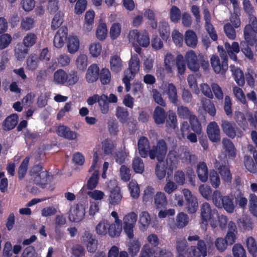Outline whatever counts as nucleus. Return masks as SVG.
Returning <instances> with one entry per match:
<instances>
[{"mask_svg":"<svg viewBox=\"0 0 257 257\" xmlns=\"http://www.w3.org/2000/svg\"><path fill=\"white\" fill-rule=\"evenodd\" d=\"M102 85H106L110 83L111 80V73L108 68L101 69L99 74V78Z\"/></svg>","mask_w":257,"mask_h":257,"instance_id":"49","label":"nucleus"},{"mask_svg":"<svg viewBox=\"0 0 257 257\" xmlns=\"http://www.w3.org/2000/svg\"><path fill=\"white\" fill-rule=\"evenodd\" d=\"M67 35L68 29L66 27L62 26L60 28L54 38L53 43L54 46L57 48H62L67 38Z\"/></svg>","mask_w":257,"mask_h":257,"instance_id":"14","label":"nucleus"},{"mask_svg":"<svg viewBox=\"0 0 257 257\" xmlns=\"http://www.w3.org/2000/svg\"><path fill=\"white\" fill-rule=\"evenodd\" d=\"M30 48L23 43H18L16 45L14 51L16 58L19 60H23L29 53Z\"/></svg>","mask_w":257,"mask_h":257,"instance_id":"26","label":"nucleus"},{"mask_svg":"<svg viewBox=\"0 0 257 257\" xmlns=\"http://www.w3.org/2000/svg\"><path fill=\"white\" fill-rule=\"evenodd\" d=\"M234 119L240 127L243 130H245L247 128L248 123L243 113L240 111H235Z\"/></svg>","mask_w":257,"mask_h":257,"instance_id":"55","label":"nucleus"},{"mask_svg":"<svg viewBox=\"0 0 257 257\" xmlns=\"http://www.w3.org/2000/svg\"><path fill=\"white\" fill-rule=\"evenodd\" d=\"M185 60L188 69L191 71L197 72L199 70L200 63L194 51H188L185 55Z\"/></svg>","mask_w":257,"mask_h":257,"instance_id":"10","label":"nucleus"},{"mask_svg":"<svg viewBox=\"0 0 257 257\" xmlns=\"http://www.w3.org/2000/svg\"><path fill=\"white\" fill-rule=\"evenodd\" d=\"M18 115L16 113H13L7 116L2 124L3 130L9 131L14 129L18 123Z\"/></svg>","mask_w":257,"mask_h":257,"instance_id":"18","label":"nucleus"},{"mask_svg":"<svg viewBox=\"0 0 257 257\" xmlns=\"http://www.w3.org/2000/svg\"><path fill=\"white\" fill-rule=\"evenodd\" d=\"M50 176L47 171L40 172L39 174L35 175L34 181L35 183L39 185L42 188H45L49 183Z\"/></svg>","mask_w":257,"mask_h":257,"instance_id":"23","label":"nucleus"},{"mask_svg":"<svg viewBox=\"0 0 257 257\" xmlns=\"http://www.w3.org/2000/svg\"><path fill=\"white\" fill-rule=\"evenodd\" d=\"M201 102L204 110L207 112L211 116H214L216 113V109L214 104L209 99L203 97Z\"/></svg>","mask_w":257,"mask_h":257,"instance_id":"36","label":"nucleus"},{"mask_svg":"<svg viewBox=\"0 0 257 257\" xmlns=\"http://www.w3.org/2000/svg\"><path fill=\"white\" fill-rule=\"evenodd\" d=\"M248 210L254 216L257 217V196L251 193L248 198Z\"/></svg>","mask_w":257,"mask_h":257,"instance_id":"41","label":"nucleus"},{"mask_svg":"<svg viewBox=\"0 0 257 257\" xmlns=\"http://www.w3.org/2000/svg\"><path fill=\"white\" fill-rule=\"evenodd\" d=\"M126 246L128 252L131 257H135L140 250L141 244L139 238H134L130 239Z\"/></svg>","mask_w":257,"mask_h":257,"instance_id":"19","label":"nucleus"},{"mask_svg":"<svg viewBox=\"0 0 257 257\" xmlns=\"http://www.w3.org/2000/svg\"><path fill=\"white\" fill-rule=\"evenodd\" d=\"M159 32L163 40L167 41L170 36V26L167 22H161L159 24Z\"/></svg>","mask_w":257,"mask_h":257,"instance_id":"43","label":"nucleus"},{"mask_svg":"<svg viewBox=\"0 0 257 257\" xmlns=\"http://www.w3.org/2000/svg\"><path fill=\"white\" fill-rule=\"evenodd\" d=\"M109 221L103 220L99 222L96 225L95 229L96 233L100 235H105L108 233Z\"/></svg>","mask_w":257,"mask_h":257,"instance_id":"54","label":"nucleus"},{"mask_svg":"<svg viewBox=\"0 0 257 257\" xmlns=\"http://www.w3.org/2000/svg\"><path fill=\"white\" fill-rule=\"evenodd\" d=\"M186 44L190 47L195 48L197 44L198 40L195 33L192 30H187L185 34Z\"/></svg>","mask_w":257,"mask_h":257,"instance_id":"30","label":"nucleus"},{"mask_svg":"<svg viewBox=\"0 0 257 257\" xmlns=\"http://www.w3.org/2000/svg\"><path fill=\"white\" fill-rule=\"evenodd\" d=\"M244 166L246 169L251 173L256 172V167L252 158L249 156H245L244 158Z\"/></svg>","mask_w":257,"mask_h":257,"instance_id":"60","label":"nucleus"},{"mask_svg":"<svg viewBox=\"0 0 257 257\" xmlns=\"http://www.w3.org/2000/svg\"><path fill=\"white\" fill-rule=\"evenodd\" d=\"M98 103L101 113L107 114L109 111L108 96L104 94L99 96Z\"/></svg>","mask_w":257,"mask_h":257,"instance_id":"48","label":"nucleus"},{"mask_svg":"<svg viewBox=\"0 0 257 257\" xmlns=\"http://www.w3.org/2000/svg\"><path fill=\"white\" fill-rule=\"evenodd\" d=\"M67 45L68 52L71 54L75 53L79 48V39L76 36H69Z\"/></svg>","mask_w":257,"mask_h":257,"instance_id":"33","label":"nucleus"},{"mask_svg":"<svg viewBox=\"0 0 257 257\" xmlns=\"http://www.w3.org/2000/svg\"><path fill=\"white\" fill-rule=\"evenodd\" d=\"M237 224L241 231H249L252 228L251 219L247 216H243L237 220Z\"/></svg>","mask_w":257,"mask_h":257,"instance_id":"29","label":"nucleus"},{"mask_svg":"<svg viewBox=\"0 0 257 257\" xmlns=\"http://www.w3.org/2000/svg\"><path fill=\"white\" fill-rule=\"evenodd\" d=\"M139 257H156L155 251L150 245L145 244L142 248Z\"/></svg>","mask_w":257,"mask_h":257,"instance_id":"63","label":"nucleus"},{"mask_svg":"<svg viewBox=\"0 0 257 257\" xmlns=\"http://www.w3.org/2000/svg\"><path fill=\"white\" fill-rule=\"evenodd\" d=\"M116 116L122 123H125L128 120L129 113L126 108L117 106L116 110Z\"/></svg>","mask_w":257,"mask_h":257,"instance_id":"42","label":"nucleus"},{"mask_svg":"<svg viewBox=\"0 0 257 257\" xmlns=\"http://www.w3.org/2000/svg\"><path fill=\"white\" fill-rule=\"evenodd\" d=\"M206 132L208 138L212 142H220V131L219 126L215 121H212L208 124Z\"/></svg>","mask_w":257,"mask_h":257,"instance_id":"12","label":"nucleus"},{"mask_svg":"<svg viewBox=\"0 0 257 257\" xmlns=\"http://www.w3.org/2000/svg\"><path fill=\"white\" fill-rule=\"evenodd\" d=\"M107 188L109 192V203L113 206L119 204L122 199V194L116 180H110L107 184Z\"/></svg>","mask_w":257,"mask_h":257,"instance_id":"4","label":"nucleus"},{"mask_svg":"<svg viewBox=\"0 0 257 257\" xmlns=\"http://www.w3.org/2000/svg\"><path fill=\"white\" fill-rule=\"evenodd\" d=\"M222 143L223 149L228 155L229 157H234L235 156V147L232 141L228 139L223 138Z\"/></svg>","mask_w":257,"mask_h":257,"instance_id":"39","label":"nucleus"},{"mask_svg":"<svg viewBox=\"0 0 257 257\" xmlns=\"http://www.w3.org/2000/svg\"><path fill=\"white\" fill-rule=\"evenodd\" d=\"M154 203L157 209H166L168 201L165 194L164 192H158L154 196Z\"/></svg>","mask_w":257,"mask_h":257,"instance_id":"21","label":"nucleus"},{"mask_svg":"<svg viewBox=\"0 0 257 257\" xmlns=\"http://www.w3.org/2000/svg\"><path fill=\"white\" fill-rule=\"evenodd\" d=\"M221 127L223 133L232 139L235 138L236 136L239 138L243 136L242 131L233 122L223 120L221 121Z\"/></svg>","mask_w":257,"mask_h":257,"instance_id":"7","label":"nucleus"},{"mask_svg":"<svg viewBox=\"0 0 257 257\" xmlns=\"http://www.w3.org/2000/svg\"><path fill=\"white\" fill-rule=\"evenodd\" d=\"M166 126L168 128L175 129L177 126V118L176 113L173 111L169 110L166 116Z\"/></svg>","mask_w":257,"mask_h":257,"instance_id":"40","label":"nucleus"},{"mask_svg":"<svg viewBox=\"0 0 257 257\" xmlns=\"http://www.w3.org/2000/svg\"><path fill=\"white\" fill-rule=\"evenodd\" d=\"M179 155L175 150H171L169 152L167 159L166 163L170 169L173 170L176 167L178 162Z\"/></svg>","mask_w":257,"mask_h":257,"instance_id":"31","label":"nucleus"},{"mask_svg":"<svg viewBox=\"0 0 257 257\" xmlns=\"http://www.w3.org/2000/svg\"><path fill=\"white\" fill-rule=\"evenodd\" d=\"M186 63L185 60L182 55L180 54L177 56L176 65L179 74L183 75L185 73L186 69Z\"/></svg>","mask_w":257,"mask_h":257,"instance_id":"52","label":"nucleus"},{"mask_svg":"<svg viewBox=\"0 0 257 257\" xmlns=\"http://www.w3.org/2000/svg\"><path fill=\"white\" fill-rule=\"evenodd\" d=\"M95 17V13L93 11H87L85 15L84 21L85 25L84 27L86 28L88 31H90L92 28V25L94 23V19Z\"/></svg>","mask_w":257,"mask_h":257,"instance_id":"50","label":"nucleus"},{"mask_svg":"<svg viewBox=\"0 0 257 257\" xmlns=\"http://www.w3.org/2000/svg\"><path fill=\"white\" fill-rule=\"evenodd\" d=\"M132 168L136 173L142 174L145 169L143 160L139 157H135L132 162Z\"/></svg>","mask_w":257,"mask_h":257,"instance_id":"47","label":"nucleus"},{"mask_svg":"<svg viewBox=\"0 0 257 257\" xmlns=\"http://www.w3.org/2000/svg\"><path fill=\"white\" fill-rule=\"evenodd\" d=\"M29 160L30 159L29 157H26L21 163L19 167L18 174V178L20 180H22L26 176L28 170Z\"/></svg>","mask_w":257,"mask_h":257,"instance_id":"51","label":"nucleus"},{"mask_svg":"<svg viewBox=\"0 0 257 257\" xmlns=\"http://www.w3.org/2000/svg\"><path fill=\"white\" fill-rule=\"evenodd\" d=\"M38 39V36L36 34L29 32L24 36L22 43L30 49L37 43Z\"/></svg>","mask_w":257,"mask_h":257,"instance_id":"32","label":"nucleus"},{"mask_svg":"<svg viewBox=\"0 0 257 257\" xmlns=\"http://www.w3.org/2000/svg\"><path fill=\"white\" fill-rule=\"evenodd\" d=\"M110 69L112 71L118 73L121 70L122 64L120 58L117 55H113L110 59Z\"/></svg>","mask_w":257,"mask_h":257,"instance_id":"38","label":"nucleus"},{"mask_svg":"<svg viewBox=\"0 0 257 257\" xmlns=\"http://www.w3.org/2000/svg\"><path fill=\"white\" fill-rule=\"evenodd\" d=\"M107 33V27L105 23H101L97 27L96 36L98 39L102 41L106 38Z\"/></svg>","mask_w":257,"mask_h":257,"instance_id":"61","label":"nucleus"},{"mask_svg":"<svg viewBox=\"0 0 257 257\" xmlns=\"http://www.w3.org/2000/svg\"><path fill=\"white\" fill-rule=\"evenodd\" d=\"M188 215L183 212L179 213L176 216V226L178 228H182L186 226L189 222Z\"/></svg>","mask_w":257,"mask_h":257,"instance_id":"46","label":"nucleus"},{"mask_svg":"<svg viewBox=\"0 0 257 257\" xmlns=\"http://www.w3.org/2000/svg\"><path fill=\"white\" fill-rule=\"evenodd\" d=\"M72 208V211L69 214V219L74 222H79L81 221L85 216V207L84 204L79 202L74 204Z\"/></svg>","mask_w":257,"mask_h":257,"instance_id":"9","label":"nucleus"},{"mask_svg":"<svg viewBox=\"0 0 257 257\" xmlns=\"http://www.w3.org/2000/svg\"><path fill=\"white\" fill-rule=\"evenodd\" d=\"M57 135L68 140H74L77 138V133L71 131L69 127L62 125H59L57 130Z\"/></svg>","mask_w":257,"mask_h":257,"instance_id":"17","label":"nucleus"},{"mask_svg":"<svg viewBox=\"0 0 257 257\" xmlns=\"http://www.w3.org/2000/svg\"><path fill=\"white\" fill-rule=\"evenodd\" d=\"M67 73L63 69H58L54 72V82L55 84L63 85L66 83Z\"/></svg>","mask_w":257,"mask_h":257,"instance_id":"34","label":"nucleus"},{"mask_svg":"<svg viewBox=\"0 0 257 257\" xmlns=\"http://www.w3.org/2000/svg\"><path fill=\"white\" fill-rule=\"evenodd\" d=\"M82 240L89 252L93 253L96 251L97 247V240L95 239L92 234L85 231L82 236Z\"/></svg>","mask_w":257,"mask_h":257,"instance_id":"15","label":"nucleus"},{"mask_svg":"<svg viewBox=\"0 0 257 257\" xmlns=\"http://www.w3.org/2000/svg\"><path fill=\"white\" fill-rule=\"evenodd\" d=\"M129 40L133 45L138 44L143 47H147L150 43L149 34L147 31L142 32L133 30L129 33Z\"/></svg>","mask_w":257,"mask_h":257,"instance_id":"6","label":"nucleus"},{"mask_svg":"<svg viewBox=\"0 0 257 257\" xmlns=\"http://www.w3.org/2000/svg\"><path fill=\"white\" fill-rule=\"evenodd\" d=\"M222 49L223 53L220 54V59L217 55H213L210 61L213 70L216 73L224 74L228 68V57L223 48Z\"/></svg>","mask_w":257,"mask_h":257,"instance_id":"3","label":"nucleus"},{"mask_svg":"<svg viewBox=\"0 0 257 257\" xmlns=\"http://www.w3.org/2000/svg\"><path fill=\"white\" fill-rule=\"evenodd\" d=\"M185 199L186 200V209L189 213H195L198 208V201L197 198L194 196L191 192L188 189L182 190Z\"/></svg>","mask_w":257,"mask_h":257,"instance_id":"8","label":"nucleus"},{"mask_svg":"<svg viewBox=\"0 0 257 257\" xmlns=\"http://www.w3.org/2000/svg\"><path fill=\"white\" fill-rule=\"evenodd\" d=\"M140 61L138 55H134L129 62V70H127L131 75L135 76L140 70Z\"/></svg>","mask_w":257,"mask_h":257,"instance_id":"28","label":"nucleus"},{"mask_svg":"<svg viewBox=\"0 0 257 257\" xmlns=\"http://www.w3.org/2000/svg\"><path fill=\"white\" fill-rule=\"evenodd\" d=\"M201 102L204 110L207 112L211 116H214L216 113V109L214 104L209 99L203 97Z\"/></svg>","mask_w":257,"mask_h":257,"instance_id":"37","label":"nucleus"},{"mask_svg":"<svg viewBox=\"0 0 257 257\" xmlns=\"http://www.w3.org/2000/svg\"><path fill=\"white\" fill-rule=\"evenodd\" d=\"M122 231V223H117L113 222L111 224L109 223L107 234L111 237H118Z\"/></svg>","mask_w":257,"mask_h":257,"instance_id":"35","label":"nucleus"},{"mask_svg":"<svg viewBox=\"0 0 257 257\" xmlns=\"http://www.w3.org/2000/svg\"><path fill=\"white\" fill-rule=\"evenodd\" d=\"M138 148L139 154L142 158L146 159L149 157L151 160L156 158L158 161L165 159L167 151V145L163 139L158 140L156 145L151 148L149 140L144 136L139 139Z\"/></svg>","mask_w":257,"mask_h":257,"instance_id":"1","label":"nucleus"},{"mask_svg":"<svg viewBox=\"0 0 257 257\" xmlns=\"http://www.w3.org/2000/svg\"><path fill=\"white\" fill-rule=\"evenodd\" d=\"M76 65L77 68L80 71H83L87 66V57L85 54H80L76 59Z\"/></svg>","mask_w":257,"mask_h":257,"instance_id":"59","label":"nucleus"},{"mask_svg":"<svg viewBox=\"0 0 257 257\" xmlns=\"http://www.w3.org/2000/svg\"><path fill=\"white\" fill-rule=\"evenodd\" d=\"M39 61L40 59L36 54H31L27 60V64L29 69L31 70L36 69L38 67Z\"/></svg>","mask_w":257,"mask_h":257,"instance_id":"56","label":"nucleus"},{"mask_svg":"<svg viewBox=\"0 0 257 257\" xmlns=\"http://www.w3.org/2000/svg\"><path fill=\"white\" fill-rule=\"evenodd\" d=\"M217 207L220 208H223L228 213H232L235 207L233 199H231L228 196H224L222 201L220 202V204Z\"/></svg>","mask_w":257,"mask_h":257,"instance_id":"27","label":"nucleus"},{"mask_svg":"<svg viewBox=\"0 0 257 257\" xmlns=\"http://www.w3.org/2000/svg\"><path fill=\"white\" fill-rule=\"evenodd\" d=\"M208 177L211 186L214 188H218L220 184V179L217 172L214 170H211Z\"/></svg>","mask_w":257,"mask_h":257,"instance_id":"57","label":"nucleus"},{"mask_svg":"<svg viewBox=\"0 0 257 257\" xmlns=\"http://www.w3.org/2000/svg\"><path fill=\"white\" fill-rule=\"evenodd\" d=\"M99 180V172L95 170L92 173L91 177L87 183V187L89 190H93L97 186Z\"/></svg>","mask_w":257,"mask_h":257,"instance_id":"53","label":"nucleus"},{"mask_svg":"<svg viewBox=\"0 0 257 257\" xmlns=\"http://www.w3.org/2000/svg\"><path fill=\"white\" fill-rule=\"evenodd\" d=\"M187 239L189 241H197V243L188 247L186 252L187 257H205L207 252L214 248V241L211 236L202 239L197 235H189Z\"/></svg>","mask_w":257,"mask_h":257,"instance_id":"2","label":"nucleus"},{"mask_svg":"<svg viewBox=\"0 0 257 257\" xmlns=\"http://www.w3.org/2000/svg\"><path fill=\"white\" fill-rule=\"evenodd\" d=\"M249 24L246 25L243 30L245 40L249 45H252L255 40L257 34V18L252 16L249 17Z\"/></svg>","mask_w":257,"mask_h":257,"instance_id":"5","label":"nucleus"},{"mask_svg":"<svg viewBox=\"0 0 257 257\" xmlns=\"http://www.w3.org/2000/svg\"><path fill=\"white\" fill-rule=\"evenodd\" d=\"M177 113L179 117L183 119H189L193 115L189 108L184 106L178 107Z\"/></svg>","mask_w":257,"mask_h":257,"instance_id":"62","label":"nucleus"},{"mask_svg":"<svg viewBox=\"0 0 257 257\" xmlns=\"http://www.w3.org/2000/svg\"><path fill=\"white\" fill-rule=\"evenodd\" d=\"M215 167L218 170L219 173L220 174L222 179L226 183H231L232 181V175L230 170L229 166L226 164L216 161Z\"/></svg>","mask_w":257,"mask_h":257,"instance_id":"13","label":"nucleus"},{"mask_svg":"<svg viewBox=\"0 0 257 257\" xmlns=\"http://www.w3.org/2000/svg\"><path fill=\"white\" fill-rule=\"evenodd\" d=\"M100 69L96 64H91L88 68L85 75L86 81L88 83L96 82L99 78Z\"/></svg>","mask_w":257,"mask_h":257,"instance_id":"16","label":"nucleus"},{"mask_svg":"<svg viewBox=\"0 0 257 257\" xmlns=\"http://www.w3.org/2000/svg\"><path fill=\"white\" fill-rule=\"evenodd\" d=\"M234 257H246L245 250L240 244H235L232 247Z\"/></svg>","mask_w":257,"mask_h":257,"instance_id":"64","label":"nucleus"},{"mask_svg":"<svg viewBox=\"0 0 257 257\" xmlns=\"http://www.w3.org/2000/svg\"><path fill=\"white\" fill-rule=\"evenodd\" d=\"M167 114L165 109L159 106L155 107L153 113V118L157 124H163L166 118Z\"/></svg>","mask_w":257,"mask_h":257,"instance_id":"24","label":"nucleus"},{"mask_svg":"<svg viewBox=\"0 0 257 257\" xmlns=\"http://www.w3.org/2000/svg\"><path fill=\"white\" fill-rule=\"evenodd\" d=\"M230 70L234 77L236 83L240 86H243L245 83L244 76L243 72L234 65H230Z\"/></svg>","mask_w":257,"mask_h":257,"instance_id":"25","label":"nucleus"},{"mask_svg":"<svg viewBox=\"0 0 257 257\" xmlns=\"http://www.w3.org/2000/svg\"><path fill=\"white\" fill-rule=\"evenodd\" d=\"M201 218L202 222H207L213 220L214 215L217 214L215 209H212L210 205L207 202L203 203L201 206Z\"/></svg>","mask_w":257,"mask_h":257,"instance_id":"11","label":"nucleus"},{"mask_svg":"<svg viewBox=\"0 0 257 257\" xmlns=\"http://www.w3.org/2000/svg\"><path fill=\"white\" fill-rule=\"evenodd\" d=\"M164 160L158 161L156 165L155 173L157 178L160 180L163 179L166 174L167 166L165 165Z\"/></svg>","mask_w":257,"mask_h":257,"instance_id":"45","label":"nucleus"},{"mask_svg":"<svg viewBox=\"0 0 257 257\" xmlns=\"http://www.w3.org/2000/svg\"><path fill=\"white\" fill-rule=\"evenodd\" d=\"M196 172L199 180L202 182H206L208 178V170L204 162H199L197 166Z\"/></svg>","mask_w":257,"mask_h":257,"instance_id":"22","label":"nucleus"},{"mask_svg":"<svg viewBox=\"0 0 257 257\" xmlns=\"http://www.w3.org/2000/svg\"><path fill=\"white\" fill-rule=\"evenodd\" d=\"M165 93L170 101L174 105L178 102V96L176 86L172 83H169L166 87Z\"/></svg>","mask_w":257,"mask_h":257,"instance_id":"20","label":"nucleus"},{"mask_svg":"<svg viewBox=\"0 0 257 257\" xmlns=\"http://www.w3.org/2000/svg\"><path fill=\"white\" fill-rule=\"evenodd\" d=\"M191 130L195 133L199 135L202 132V126L197 117L193 114L189 119Z\"/></svg>","mask_w":257,"mask_h":257,"instance_id":"44","label":"nucleus"},{"mask_svg":"<svg viewBox=\"0 0 257 257\" xmlns=\"http://www.w3.org/2000/svg\"><path fill=\"white\" fill-rule=\"evenodd\" d=\"M181 13L176 6H172L170 11V18L172 22L177 23L180 20Z\"/></svg>","mask_w":257,"mask_h":257,"instance_id":"58","label":"nucleus"}]
</instances>
